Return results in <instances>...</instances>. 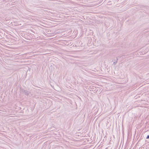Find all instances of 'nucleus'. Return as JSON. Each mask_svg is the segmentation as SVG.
<instances>
[{"label":"nucleus","instance_id":"1","mask_svg":"<svg viewBox=\"0 0 149 149\" xmlns=\"http://www.w3.org/2000/svg\"><path fill=\"white\" fill-rule=\"evenodd\" d=\"M20 91L21 93H24V95L27 96L29 95L31 96L32 95L31 92L26 90H25L22 88H20Z\"/></svg>","mask_w":149,"mask_h":149},{"label":"nucleus","instance_id":"2","mask_svg":"<svg viewBox=\"0 0 149 149\" xmlns=\"http://www.w3.org/2000/svg\"><path fill=\"white\" fill-rule=\"evenodd\" d=\"M127 56V55H123L122 56H121L120 57H122L123 58H124V57L126 56Z\"/></svg>","mask_w":149,"mask_h":149},{"label":"nucleus","instance_id":"3","mask_svg":"<svg viewBox=\"0 0 149 149\" xmlns=\"http://www.w3.org/2000/svg\"><path fill=\"white\" fill-rule=\"evenodd\" d=\"M117 63V62L116 61L113 63V64L114 65H116Z\"/></svg>","mask_w":149,"mask_h":149},{"label":"nucleus","instance_id":"4","mask_svg":"<svg viewBox=\"0 0 149 149\" xmlns=\"http://www.w3.org/2000/svg\"><path fill=\"white\" fill-rule=\"evenodd\" d=\"M118 58H117V57H116V61H117V62H118Z\"/></svg>","mask_w":149,"mask_h":149},{"label":"nucleus","instance_id":"5","mask_svg":"<svg viewBox=\"0 0 149 149\" xmlns=\"http://www.w3.org/2000/svg\"><path fill=\"white\" fill-rule=\"evenodd\" d=\"M146 139H149V135H147V137H146Z\"/></svg>","mask_w":149,"mask_h":149}]
</instances>
